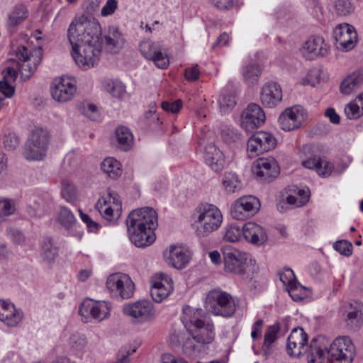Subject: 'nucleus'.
<instances>
[{
  "label": "nucleus",
  "instance_id": "4",
  "mask_svg": "<svg viewBox=\"0 0 363 363\" xmlns=\"http://www.w3.org/2000/svg\"><path fill=\"white\" fill-rule=\"evenodd\" d=\"M196 234L205 237L216 230L223 220L220 211L214 205L202 203L197 206L194 213Z\"/></svg>",
  "mask_w": 363,
  "mask_h": 363
},
{
  "label": "nucleus",
  "instance_id": "28",
  "mask_svg": "<svg viewBox=\"0 0 363 363\" xmlns=\"http://www.w3.org/2000/svg\"><path fill=\"white\" fill-rule=\"evenodd\" d=\"M204 158L206 164L216 172H220L224 164L223 153L213 143L207 145L204 150Z\"/></svg>",
  "mask_w": 363,
  "mask_h": 363
},
{
  "label": "nucleus",
  "instance_id": "15",
  "mask_svg": "<svg viewBox=\"0 0 363 363\" xmlns=\"http://www.w3.org/2000/svg\"><path fill=\"white\" fill-rule=\"evenodd\" d=\"M241 125L246 131H252L265 121V114L262 108L255 104H250L243 111Z\"/></svg>",
  "mask_w": 363,
  "mask_h": 363
},
{
  "label": "nucleus",
  "instance_id": "53",
  "mask_svg": "<svg viewBox=\"0 0 363 363\" xmlns=\"http://www.w3.org/2000/svg\"><path fill=\"white\" fill-rule=\"evenodd\" d=\"M279 331V327L277 325L270 326L264 335V345L269 347L276 340Z\"/></svg>",
  "mask_w": 363,
  "mask_h": 363
},
{
  "label": "nucleus",
  "instance_id": "57",
  "mask_svg": "<svg viewBox=\"0 0 363 363\" xmlns=\"http://www.w3.org/2000/svg\"><path fill=\"white\" fill-rule=\"evenodd\" d=\"M118 8L117 0H107L105 5L102 7L101 15L108 16L112 15Z\"/></svg>",
  "mask_w": 363,
  "mask_h": 363
},
{
  "label": "nucleus",
  "instance_id": "43",
  "mask_svg": "<svg viewBox=\"0 0 363 363\" xmlns=\"http://www.w3.org/2000/svg\"><path fill=\"white\" fill-rule=\"evenodd\" d=\"M57 220L64 228L67 229L72 228L76 221L74 214L66 207L60 208L57 214Z\"/></svg>",
  "mask_w": 363,
  "mask_h": 363
},
{
  "label": "nucleus",
  "instance_id": "46",
  "mask_svg": "<svg viewBox=\"0 0 363 363\" xmlns=\"http://www.w3.org/2000/svg\"><path fill=\"white\" fill-rule=\"evenodd\" d=\"M243 227L240 228L238 225H229L225 229L223 239L226 241L235 242L242 236Z\"/></svg>",
  "mask_w": 363,
  "mask_h": 363
},
{
  "label": "nucleus",
  "instance_id": "25",
  "mask_svg": "<svg viewBox=\"0 0 363 363\" xmlns=\"http://www.w3.org/2000/svg\"><path fill=\"white\" fill-rule=\"evenodd\" d=\"M172 290L173 284L171 279L162 274L158 279L154 281L150 289V295L155 301L160 303L166 298Z\"/></svg>",
  "mask_w": 363,
  "mask_h": 363
},
{
  "label": "nucleus",
  "instance_id": "64",
  "mask_svg": "<svg viewBox=\"0 0 363 363\" xmlns=\"http://www.w3.org/2000/svg\"><path fill=\"white\" fill-rule=\"evenodd\" d=\"M84 114L90 119L96 120L99 116L96 106L91 104H88L84 109Z\"/></svg>",
  "mask_w": 363,
  "mask_h": 363
},
{
  "label": "nucleus",
  "instance_id": "35",
  "mask_svg": "<svg viewBox=\"0 0 363 363\" xmlns=\"http://www.w3.org/2000/svg\"><path fill=\"white\" fill-rule=\"evenodd\" d=\"M279 276L281 281L286 286L291 297L295 301L298 300L299 298H296L294 294V291L297 289L298 283L293 270L290 268H284L283 271L279 272Z\"/></svg>",
  "mask_w": 363,
  "mask_h": 363
},
{
  "label": "nucleus",
  "instance_id": "59",
  "mask_svg": "<svg viewBox=\"0 0 363 363\" xmlns=\"http://www.w3.org/2000/svg\"><path fill=\"white\" fill-rule=\"evenodd\" d=\"M106 198L107 199L108 203L112 206H113V207L116 208V211L121 210V202L118 194L109 191Z\"/></svg>",
  "mask_w": 363,
  "mask_h": 363
},
{
  "label": "nucleus",
  "instance_id": "8",
  "mask_svg": "<svg viewBox=\"0 0 363 363\" xmlns=\"http://www.w3.org/2000/svg\"><path fill=\"white\" fill-rule=\"evenodd\" d=\"M308 117L306 110L300 105L286 108L279 116L278 123L284 131H293L300 128Z\"/></svg>",
  "mask_w": 363,
  "mask_h": 363
},
{
  "label": "nucleus",
  "instance_id": "20",
  "mask_svg": "<svg viewBox=\"0 0 363 363\" xmlns=\"http://www.w3.org/2000/svg\"><path fill=\"white\" fill-rule=\"evenodd\" d=\"M110 311L111 307L108 303L89 300L82 303L79 307V313L82 316H87L88 314H90L93 318L101 321L108 317Z\"/></svg>",
  "mask_w": 363,
  "mask_h": 363
},
{
  "label": "nucleus",
  "instance_id": "23",
  "mask_svg": "<svg viewBox=\"0 0 363 363\" xmlns=\"http://www.w3.org/2000/svg\"><path fill=\"white\" fill-rule=\"evenodd\" d=\"M23 312L11 302L0 300V320L9 327H16L23 318Z\"/></svg>",
  "mask_w": 363,
  "mask_h": 363
},
{
  "label": "nucleus",
  "instance_id": "6",
  "mask_svg": "<svg viewBox=\"0 0 363 363\" xmlns=\"http://www.w3.org/2000/svg\"><path fill=\"white\" fill-rule=\"evenodd\" d=\"M206 306L210 313L216 316L231 317L236 311L234 298L226 291L213 289L208 292Z\"/></svg>",
  "mask_w": 363,
  "mask_h": 363
},
{
  "label": "nucleus",
  "instance_id": "13",
  "mask_svg": "<svg viewBox=\"0 0 363 363\" xmlns=\"http://www.w3.org/2000/svg\"><path fill=\"white\" fill-rule=\"evenodd\" d=\"M277 145L275 137L269 132L258 131L247 141V152L250 157L258 156L273 150Z\"/></svg>",
  "mask_w": 363,
  "mask_h": 363
},
{
  "label": "nucleus",
  "instance_id": "1",
  "mask_svg": "<svg viewBox=\"0 0 363 363\" xmlns=\"http://www.w3.org/2000/svg\"><path fill=\"white\" fill-rule=\"evenodd\" d=\"M72 56L77 65L87 70L99 61L102 50L101 28L94 18L85 13L74 18L67 30Z\"/></svg>",
  "mask_w": 363,
  "mask_h": 363
},
{
  "label": "nucleus",
  "instance_id": "7",
  "mask_svg": "<svg viewBox=\"0 0 363 363\" xmlns=\"http://www.w3.org/2000/svg\"><path fill=\"white\" fill-rule=\"evenodd\" d=\"M42 52L40 48L29 51L25 46H19L16 50L18 59L22 62L20 65L21 78L28 80L35 73L41 61Z\"/></svg>",
  "mask_w": 363,
  "mask_h": 363
},
{
  "label": "nucleus",
  "instance_id": "58",
  "mask_svg": "<svg viewBox=\"0 0 363 363\" xmlns=\"http://www.w3.org/2000/svg\"><path fill=\"white\" fill-rule=\"evenodd\" d=\"M11 83V82L2 80L0 82V92L7 98L13 96L15 92V88Z\"/></svg>",
  "mask_w": 363,
  "mask_h": 363
},
{
  "label": "nucleus",
  "instance_id": "50",
  "mask_svg": "<svg viewBox=\"0 0 363 363\" xmlns=\"http://www.w3.org/2000/svg\"><path fill=\"white\" fill-rule=\"evenodd\" d=\"M16 208L13 201H0V223L15 212Z\"/></svg>",
  "mask_w": 363,
  "mask_h": 363
},
{
  "label": "nucleus",
  "instance_id": "24",
  "mask_svg": "<svg viewBox=\"0 0 363 363\" xmlns=\"http://www.w3.org/2000/svg\"><path fill=\"white\" fill-rule=\"evenodd\" d=\"M252 172L257 179L267 180L278 174L277 167L274 160L259 158L254 162Z\"/></svg>",
  "mask_w": 363,
  "mask_h": 363
},
{
  "label": "nucleus",
  "instance_id": "47",
  "mask_svg": "<svg viewBox=\"0 0 363 363\" xmlns=\"http://www.w3.org/2000/svg\"><path fill=\"white\" fill-rule=\"evenodd\" d=\"M220 111L223 113L231 110L236 104L235 96L234 94H222L218 101Z\"/></svg>",
  "mask_w": 363,
  "mask_h": 363
},
{
  "label": "nucleus",
  "instance_id": "38",
  "mask_svg": "<svg viewBox=\"0 0 363 363\" xmlns=\"http://www.w3.org/2000/svg\"><path fill=\"white\" fill-rule=\"evenodd\" d=\"M57 248L53 245L50 238H45L42 244L41 256L48 263L53 262L57 255Z\"/></svg>",
  "mask_w": 363,
  "mask_h": 363
},
{
  "label": "nucleus",
  "instance_id": "60",
  "mask_svg": "<svg viewBox=\"0 0 363 363\" xmlns=\"http://www.w3.org/2000/svg\"><path fill=\"white\" fill-rule=\"evenodd\" d=\"M199 74L198 66L194 65L185 69L184 76L188 81H196L199 79Z\"/></svg>",
  "mask_w": 363,
  "mask_h": 363
},
{
  "label": "nucleus",
  "instance_id": "40",
  "mask_svg": "<svg viewBox=\"0 0 363 363\" xmlns=\"http://www.w3.org/2000/svg\"><path fill=\"white\" fill-rule=\"evenodd\" d=\"M105 90L116 98L121 97L125 92V88L122 82L117 80L107 79L103 82Z\"/></svg>",
  "mask_w": 363,
  "mask_h": 363
},
{
  "label": "nucleus",
  "instance_id": "33",
  "mask_svg": "<svg viewBox=\"0 0 363 363\" xmlns=\"http://www.w3.org/2000/svg\"><path fill=\"white\" fill-rule=\"evenodd\" d=\"M115 133L118 147L123 151L129 150L133 144V135L130 130L125 126H120L116 128Z\"/></svg>",
  "mask_w": 363,
  "mask_h": 363
},
{
  "label": "nucleus",
  "instance_id": "10",
  "mask_svg": "<svg viewBox=\"0 0 363 363\" xmlns=\"http://www.w3.org/2000/svg\"><path fill=\"white\" fill-rule=\"evenodd\" d=\"M123 311L125 315L133 318L136 323L150 322L156 315L152 303L147 300H140L125 304Z\"/></svg>",
  "mask_w": 363,
  "mask_h": 363
},
{
  "label": "nucleus",
  "instance_id": "39",
  "mask_svg": "<svg viewBox=\"0 0 363 363\" xmlns=\"http://www.w3.org/2000/svg\"><path fill=\"white\" fill-rule=\"evenodd\" d=\"M222 184L227 193H234L241 188L240 181L238 176L232 172H227L224 174Z\"/></svg>",
  "mask_w": 363,
  "mask_h": 363
},
{
  "label": "nucleus",
  "instance_id": "48",
  "mask_svg": "<svg viewBox=\"0 0 363 363\" xmlns=\"http://www.w3.org/2000/svg\"><path fill=\"white\" fill-rule=\"evenodd\" d=\"M261 70L257 65L250 64L245 67L243 71L245 79L249 83L256 82L260 75Z\"/></svg>",
  "mask_w": 363,
  "mask_h": 363
},
{
  "label": "nucleus",
  "instance_id": "54",
  "mask_svg": "<svg viewBox=\"0 0 363 363\" xmlns=\"http://www.w3.org/2000/svg\"><path fill=\"white\" fill-rule=\"evenodd\" d=\"M86 339L79 335H74L70 338V345L72 349L77 352L82 351L86 345Z\"/></svg>",
  "mask_w": 363,
  "mask_h": 363
},
{
  "label": "nucleus",
  "instance_id": "12",
  "mask_svg": "<svg viewBox=\"0 0 363 363\" xmlns=\"http://www.w3.org/2000/svg\"><path fill=\"white\" fill-rule=\"evenodd\" d=\"M260 208L259 200L253 196H245L235 200L230 208L231 216L236 220H245L255 216Z\"/></svg>",
  "mask_w": 363,
  "mask_h": 363
},
{
  "label": "nucleus",
  "instance_id": "52",
  "mask_svg": "<svg viewBox=\"0 0 363 363\" xmlns=\"http://www.w3.org/2000/svg\"><path fill=\"white\" fill-rule=\"evenodd\" d=\"M333 247L336 251L344 256L350 257L352 254V245L347 240H342L336 241L333 244Z\"/></svg>",
  "mask_w": 363,
  "mask_h": 363
},
{
  "label": "nucleus",
  "instance_id": "5",
  "mask_svg": "<svg viewBox=\"0 0 363 363\" xmlns=\"http://www.w3.org/2000/svg\"><path fill=\"white\" fill-rule=\"evenodd\" d=\"M196 311L190 307L184 309L182 320L189 333L197 338V342L203 345L211 343L215 338L214 325L211 323H206L196 317Z\"/></svg>",
  "mask_w": 363,
  "mask_h": 363
},
{
  "label": "nucleus",
  "instance_id": "56",
  "mask_svg": "<svg viewBox=\"0 0 363 363\" xmlns=\"http://www.w3.org/2000/svg\"><path fill=\"white\" fill-rule=\"evenodd\" d=\"M182 106V101L177 99L174 102L164 101L162 104V108L164 111L171 112L172 113H177Z\"/></svg>",
  "mask_w": 363,
  "mask_h": 363
},
{
  "label": "nucleus",
  "instance_id": "31",
  "mask_svg": "<svg viewBox=\"0 0 363 363\" xmlns=\"http://www.w3.org/2000/svg\"><path fill=\"white\" fill-rule=\"evenodd\" d=\"M363 84V72H354L347 76L340 84V91L344 94H350Z\"/></svg>",
  "mask_w": 363,
  "mask_h": 363
},
{
  "label": "nucleus",
  "instance_id": "37",
  "mask_svg": "<svg viewBox=\"0 0 363 363\" xmlns=\"http://www.w3.org/2000/svg\"><path fill=\"white\" fill-rule=\"evenodd\" d=\"M96 208L101 215L107 220H113L119 216V211H116V208L108 204L106 198L99 199L96 204Z\"/></svg>",
  "mask_w": 363,
  "mask_h": 363
},
{
  "label": "nucleus",
  "instance_id": "18",
  "mask_svg": "<svg viewBox=\"0 0 363 363\" xmlns=\"http://www.w3.org/2000/svg\"><path fill=\"white\" fill-rule=\"evenodd\" d=\"M167 264L175 269H182L186 267L191 257L189 250L182 246L172 245L164 252Z\"/></svg>",
  "mask_w": 363,
  "mask_h": 363
},
{
  "label": "nucleus",
  "instance_id": "45",
  "mask_svg": "<svg viewBox=\"0 0 363 363\" xmlns=\"http://www.w3.org/2000/svg\"><path fill=\"white\" fill-rule=\"evenodd\" d=\"M334 9L337 15L345 16L354 13L355 6L351 0H335Z\"/></svg>",
  "mask_w": 363,
  "mask_h": 363
},
{
  "label": "nucleus",
  "instance_id": "62",
  "mask_svg": "<svg viewBox=\"0 0 363 363\" xmlns=\"http://www.w3.org/2000/svg\"><path fill=\"white\" fill-rule=\"evenodd\" d=\"M4 77L2 81L14 82L17 78V72L13 67H6L3 71Z\"/></svg>",
  "mask_w": 363,
  "mask_h": 363
},
{
  "label": "nucleus",
  "instance_id": "63",
  "mask_svg": "<svg viewBox=\"0 0 363 363\" xmlns=\"http://www.w3.org/2000/svg\"><path fill=\"white\" fill-rule=\"evenodd\" d=\"M211 3L220 10H225L232 7L233 0H209Z\"/></svg>",
  "mask_w": 363,
  "mask_h": 363
},
{
  "label": "nucleus",
  "instance_id": "16",
  "mask_svg": "<svg viewBox=\"0 0 363 363\" xmlns=\"http://www.w3.org/2000/svg\"><path fill=\"white\" fill-rule=\"evenodd\" d=\"M287 352L290 356L299 357L308 350V335L303 328H294L287 339Z\"/></svg>",
  "mask_w": 363,
  "mask_h": 363
},
{
  "label": "nucleus",
  "instance_id": "36",
  "mask_svg": "<svg viewBox=\"0 0 363 363\" xmlns=\"http://www.w3.org/2000/svg\"><path fill=\"white\" fill-rule=\"evenodd\" d=\"M101 169L112 179L118 178L122 173L120 162L113 157L106 158L103 161Z\"/></svg>",
  "mask_w": 363,
  "mask_h": 363
},
{
  "label": "nucleus",
  "instance_id": "42",
  "mask_svg": "<svg viewBox=\"0 0 363 363\" xmlns=\"http://www.w3.org/2000/svg\"><path fill=\"white\" fill-rule=\"evenodd\" d=\"M50 135L46 129L42 128H35L30 135L29 139L33 140L36 145L47 147L49 143Z\"/></svg>",
  "mask_w": 363,
  "mask_h": 363
},
{
  "label": "nucleus",
  "instance_id": "22",
  "mask_svg": "<svg viewBox=\"0 0 363 363\" xmlns=\"http://www.w3.org/2000/svg\"><path fill=\"white\" fill-rule=\"evenodd\" d=\"M281 99L282 90L277 82H268L263 86L260 93V100L264 106L275 107Z\"/></svg>",
  "mask_w": 363,
  "mask_h": 363
},
{
  "label": "nucleus",
  "instance_id": "30",
  "mask_svg": "<svg viewBox=\"0 0 363 363\" xmlns=\"http://www.w3.org/2000/svg\"><path fill=\"white\" fill-rule=\"evenodd\" d=\"M29 16V11L26 6L16 5L8 15L6 26L9 29H15L21 24Z\"/></svg>",
  "mask_w": 363,
  "mask_h": 363
},
{
  "label": "nucleus",
  "instance_id": "61",
  "mask_svg": "<svg viewBox=\"0 0 363 363\" xmlns=\"http://www.w3.org/2000/svg\"><path fill=\"white\" fill-rule=\"evenodd\" d=\"M319 74L316 69H311L308 71L306 79L303 80V84H310L315 86L319 82L318 77Z\"/></svg>",
  "mask_w": 363,
  "mask_h": 363
},
{
  "label": "nucleus",
  "instance_id": "32",
  "mask_svg": "<svg viewBox=\"0 0 363 363\" xmlns=\"http://www.w3.org/2000/svg\"><path fill=\"white\" fill-rule=\"evenodd\" d=\"M33 143L28 138L25 145L23 156L28 160H41L45 157L48 148Z\"/></svg>",
  "mask_w": 363,
  "mask_h": 363
},
{
  "label": "nucleus",
  "instance_id": "21",
  "mask_svg": "<svg viewBox=\"0 0 363 363\" xmlns=\"http://www.w3.org/2000/svg\"><path fill=\"white\" fill-rule=\"evenodd\" d=\"M329 46L320 36H312L302 46V52L309 59L315 57H324L328 55Z\"/></svg>",
  "mask_w": 363,
  "mask_h": 363
},
{
  "label": "nucleus",
  "instance_id": "11",
  "mask_svg": "<svg viewBox=\"0 0 363 363\" xmlns=\"http://www.w3.org/2000/svg\"><path fill=\"white\" fill-rule=\"evenodd\" d=\"M106 287L113 296L123 299L130 298L134 292V284L130 277L122 273L111 274L106 280Z\"/></svg>",
  "mask_w": 363,
  "mask_h": 363
},
{
  "label": "nucleus",
  "instance_id": "44",
  "mask_svg": "<svg viewBox=\"0 0 363 363\" xmlns=\"http://www.w3.org/2000/svg\"><path fill=\"white\" fill-rule=\"evenodd\" d=\"M106 45L110 52H117L123 45L124 40L118 32L105 36Z\"/></svg>",
  "mask_w": 363,
  "mask_h": 363
},
{
  "label": "nucleus",
  "instance_id": "41",
  "mask_svg": "<svg viewBox=\"0 0 363 363\" xmlns=\"http://www.w3.org/2000/svg\"><path fill=\"white\" fill-rule=\"evenodd\" d=\"M203 347V344L197 342V338L194 337V335L189 333V336L184 342L183 351L186 354L190 356L200 352Z\"/></svg>",
  "mask_w": 363,
  "mask_h": 363
},
{
  "label": "nucleus",
  "instance_id": "17",
  "mask_svg": "<svg viewBox=\"0 0 363 363\" xmlns=\"http://www.w3.org/2000/svg\"><path fill=\"white\" fill-rule=\"evenodd\" d=\"M140 51L145 58L152 60L155 65L160 69L167 68L169 64L167 55L162 52L158 45L150 40L140 43Z\"/></svg>",
  "mask_w": 363,
  "mask_h": 363
},
{
  "label": "nucleus",
  "instance_id": "27",
  "mask_svg": "<svg viewBox=\"0 0 363 363\" xmlns=\"http://www.w3.org/2000/svg\"><path fill=\"white\" fill-rule=\"evenodd\" d=\"M351 311L347 314V328L352 331L359 330L363 324V303L354 301L350 304Z\"/></svg>",
  "mask_w": 363,
  "mask_h": 363
},
{
  "label": "nucleus",
  "instance_id": "55",
  "mask_svg": "<svg viewBox=\"0 0 363 363\" xmlns=\"http://www.w3.org/2000/svg\"><path fill=\"white\" fill-rule=\"evenodd\" d=\"M19 138L14 133H9L4 138V147L9 150L16 149L19 145Z\"/></svg>",
  "mask_w": 363,
  "mask_h": 363
},
{
  "label": "nucleus",
  "instance_id": "51",
  "mask_svg": "<svg viewBox=\"0 0 363 363\" xmlns=\"http://www.w3.org/2000/svg\"><path fill=\"white\" fill-rule=\"evenodd\" d=\"M62 196L68 202L72 203L75 201L77 197V189L76 186L71 183H63Z\"/></svg>",
  "mask_w": 363,
  "mask_h": 363
},
{
  "label": "nucleus",
  "instance_id": "29",
  "mask_svg": "<svg viewBox=\"0 0 363 363\" xmlns=\"http://www.w3.org/2000/svg\"><path fill=\"white\" fill-rule=\"evenodd\" d=\"M302 165L308 169H315L318 174L323 177L330 175L333 170V165L330 162L315 157L303 161Z\"/></svg>",
  "mask_w": 363,
  "mask_h": 363
},
{
  "label": "nucleus",
  "instance_id": "19",
  "mask_svg": "<svg viewBox=\"0 0 363 363\" xmlns=\"http://www.w3.org/2000/svg\"><path fill=\"white\" fill-rule=\"evenodd\" d=\"M333 35L336 42L339 43V47L346 51L352 49L357 41V34L354 28L348 23L337 26L334 29Z\"/></svg>",
  "mask_w": 363,
  "mask_h": 363
},
{
  "label": "nucleus",
  "instance_id": "9",
  "mask_svg": "<svg viewBox=\"0 0 363 363\" xmlns=\"http://www.w3.org/2000/svg\"><path fill=\"white\" fill-rule=\"evenodd\" d=\"M224 261V269L227 272L235 274H244L247 267V255L231 246H225L222 249Z\"/></svg>",
  "mask_w": 363,
  "mask_h": 363
},
{
  "label": "nucleus",
  "instance_id": "3",
  "mask_svg": "<svg viewBox=\"0 0 363 363\" xmlns=\"http://www.w3.org/2000/svg\"><path fill=\"white\" fill-rule=\"evenodd\" d=\"M126 225L130 241L138 247H145L155 240L154 230L157 227V215L150 207H144L131 211Z\"/></svg>",
  "mask_w": 363,
  "mask_h": 363
},
{
  "label": "nucleus",
  "instance_id": "14",
  "mask_svg": "<svg viewBox=\"0 0 363 363\" xmlns=\"http://www.w3.org/2000/svg\"><path fill=\"white\" fill-rule=\"evenodd\" d=\"M76 91L77 88L73 80L67 77L55 79L51 86L52 98L61 103L72 100Z\"/></svg>",
  "mask_w": 363,
  "mask_h": 363
},
{
  "label": "nucleus",
  "instance_id": "2",
  "mask_svg": "<svg viewBox=\"0 0 363 363\" xmlns=\"http://www.w3.org/2000/svg\"><path fill=\"white\" fill-rule=\"evenodd\" d=\"M325 340H313L308 363H352L355 347L349 337H337L328 348Z\"/></svg>",
  "mask_w": 363,
  "mask_h": 363
},
{
  "label": "nucleus",
  "instance_id": "49",
  "mask_svg": "<svg viewBox=\"0 0 363 363\" xmlns=\"http://www.w3.org/2000/svg\"><path fill=\"white\" fill-rule=\"evenodd\" d=\"M345 113L348 119L355 120L363 115L359 104L356 101L348 103L345 107Z\"/></svg>",
  "mask_w": 363,
  "mask_h": 363
},
{
  "label": "nucleus",
  "instance_id": "26",
  "mask_svg": "<svg viewBox=\"0 0 363 363\" xmlns=\"http://www.w3.org/2000/svg\"><path fill=\"white\" fill-rule=\"evenodd\" d=\"M242 236L246 241L257 245L264 244L268 238L264 228L254 222H248L243 225Z\"/></svg>",
  "mask_w": 363,
  "mask_h": 363
},
{
  "label": "nucleus",
  "instance_id": "34",
  "mask_svg": "<svg viewBox=\"0 0 363 363\" xmlns=\"http://www.w3.org/2000/svg\"><path fill=\"white\" fill-rule=\"evenodd\" d=\"M293 193L286 196L285 202L292 208L301 207L308 201L309 194L308 189H301L296 187Z\"/></svg>",
  "mask_w": 363,
  "mask_h": 363
}]
</instances>
